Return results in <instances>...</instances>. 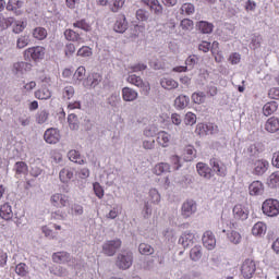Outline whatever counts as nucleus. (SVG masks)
<instances>
[{"label":"nucleus","mask_w":279,"mask_h":279,"mask_svg":"<svg viewBox=\"0 0 279 279\" xmlns=\"http://www.w3.org/2000/svg\"><path fill=\"white\" fill-rule=\"evenodd\" d=\"M36 99H51V90L47 87H43L35 92Z\"/></svg>","instance_id":"a19ab883"},{"label":"nucleus","mask_w":279,"mask_h":279,"mask_svg":"<svg viewBox=\"0 0 279 279\" xmlns=\"http://www.w3.org/2000/svg\"><path fill=\"white\" fill-rule=\"evenodd\" d=\"M32 36L35 38V40H45V38L48 36L47 28L37 26L33 29Z\"/></svg>","instance_id":"7c9ffc66"},{"label":"nucleus","mask_w":279,"mask_h":279,"mask_svg":"<svg viewBox=\"0 0 279 279\" xmlns=\"http://www.w3.org/2000/svg\"><path fill=\"white\" fill-rule=\"evenodd\" d=\"M122 99L124 101H136L138 99V93L130 87L122 89Z\"/></svg>","instance_id":"393cba45"},{"label":"nucleus","mask_w":279,"mask_h":279,"mask_svg":"<svg viewBox=\"0 0 279 279\" xmlns=\"http://www.w3.org/2000/svg\"><path fill=\"white\" fill-rule=\"evenodd\" d=\"M195 151L196 150L193 146H187L185 148V154H186L185 158L189 162H191V160H193V158H195Z\"/></svg>","instance_id":"0e129e2a"},{"label":"nucleus","mask_w":279,"mask_h":279,"mask_svg":"<svg viewBox=\"0 0 279 279\" xmlns=\"http://www.w3.org/2000/svg\"><path fill=\"white\" fill-rule=\"evenodd\" d=\"M194 23L192 20L189 19H184L181 21V27L182 29H184L185 32H191V29H193L194 27Z\"/></svg>","instance_id":"052dcab7"},{"label":"nucleus","mask_w":279,"mask_h":279,"mask_svg":"<svg viewBox=\"0 0 279 279\" xmlns=\"http://www.w3.org/2000/svg\"><path fill=\"white\" fill-rule=\"evenodd\" d=\"M192 101L194 104H197L198 106L201 104H204L206 101V94H204V92H197L192 94Z\"/></svg>","instance_id":"a18cd8bd"},{"label":"nucleus","mask_w":279,"mask_h":279,"mask_svg":"<svg viewBox=\"0 0 279 279\" xmlns=\"http://www.w3.org/2000/svg\"><path fill=\"white\" fill-rule=\"evenodd\" d=\"M29 45V36L27 35H22L20 38L16 40V47L17 49H25Z\"/></svg>","instance_id":"603ef678"},{"label":"nucleus","mask_w":279,"mask_h":279,"mask_svg":"<svg viewBox=\"0 0 279 279\" xmlns=\"http://www.w3.org/2000/svg\"><path fill=\"white\" fill-rule=\"evenodd\" d=\"M233 217L240 221H245L250 217V211H247L243 205L238 204L233 207Z\"/></svg>","instance_id":"412c9836"},{"label":"nucleus","mask_w":279,"mask_h":279,"mask_svg":"<svg viewBox=\"0 0 279 279\" xmlns=\"http://www.w3.org/2000/svg\"><path fill=\"white\" fill-rule=\"evenodd\" d=\"M170 162L172 171H178L182 167V163L180 162V156L178 155H172L170 157Z\"/></svg>","instance_id":"5fc2aeb1"},{"label":"nucleus","mask_w":279,"mask_h":279,"mask_svg":"<svg viewBox=\"0 0 279 279\" xmlns=\"http://www.w3.org/2000/svg\"><path fill=\"white\" fill-rule=\"evenodd\" d=\"M14 23V17H5L0 13V31L8 29Z\"/></svg>","instance_id":"79ce46f5"},{"label":"nucleus","mask_w":279,"mask_h":279,"mask_svg":"<svg viewBox=\"0 0 279 279\" xmlns=\"http://www.w3.org/2000/svg\"><path fill=\"white\" fill-rule=\"evenodd\" d=\"M74 78L78 82L86 80V68L78 66L74 73Z\"/></svg>","instance_id":"4d7b16f0"},{"label":"nucleus","mask_w":279,"mask_h":279,"mask_svg":"<svg viewBox=\"0 0 279 279\" xmlns=\"http://www.w3.org/2000/svg\"><path fill=\"white\" fill-rule=\"evenodd\" d=\"M87 80L90 82V86L95 88V86H98L104 77L99 73H93Z\"/></svg>","instance_id":"49530a36"},{"label":"nucleus","mask_w":279,"mask_h":279,"mask_svg":"<svg viewBox=\"0 0 279 279\" xmlns=\"http://www.w3.org/2000/svg\"><path fill=\"white\" fill-rule=\"evenodd\" d=\"M196 170L198 175L205 180H210V178H213V168L208 167V165L204 162L196 163Z\"/></svg>","instance_id":"a211bd4d"},{"label":"nucleus","mask_w":279,"mask_h":279,"mask_svg":"<svg viewBox=\"0 0 279 279\" xmlns=\"http://www.w3.org/2000/svg\"><path fill=\"white\" fill-rule=\"evenodd\" d=\"M157 143L160 147H169L171 145V134L167 131H159L157 133Z\"/></svg>","instance_id":"aec40b11"},{"label":"nucleus","mask_w":279,"mask_h":279,"mask_svg":"<svg viewBox=\"0 0 279 279\" xmlns=\"http://www.w3.org/2000/svg\"><path fill=\"white\" fill-rule=\"evenodd\" d=\"M193 241H195V234L192 232H184L179 239V243H181L183 247H190V245H193Z\"/></svg>","instance_id":"c85d7f7f"},{"label":"nucleus","mask_w":279,"mask_h":279,"mask_svg":"<svg viewBox=\"0 0 279 279\" xmlns=\"http://www.w3.org/2000/svg\"><path fill=\"white\" fill-rule=\"evenodd\" d=\"M195 213H197V203H195V201L187 199L182 204L181 215L183 219H189V217H192Z\"/></svg>","instance_id":"0eeeda50"},{"label":"nucleus","mask_w":279,"mask_h":279,"mask_svg":"<svg viewBox=\"0 0 279 279\" xmlns=\"http://www.w3.org/2000/svg\"><path fill=\"white\" fill-rule=\"evenodd\" d=\"M64 37L65 39L70 40V43H84V39L80 35V33L71 28L64 31Z\"/></svg>","instance_id":"a878e982"},{"label":"nucleus","mask_w":279,"mask_h":279,"mask_svg":"<svg viewBox=\"0 0 279 279\" xmlns=\"http://www.w3.org/2000/svg\"><path fill=\"white\" fill-rule=\"evenodd\" d=\"M268 97L270 99H279V88L278 87H272L268 92Z\"/></svg>","instance_id":"338daca9"},{"label":"nucleus","mask_w":279,"mask_h":279,"mask_svg":"<svg viewBox=\"0 0 279 279\" xmlns=\"http://www.w3.org/2000/svg\"><path fill=\"white\" fill-rule=\"evenodd\" d=\"M262 210L266 217H278L279 201L276 198H268L262 204Z\"/></svg>","instance_id":"f257e3e1"},{"label":"nucleus","mask_w":279,"mask_h":279,"mask_svg":"<svg viewBox=\"0 0 279 279\" xmlns=\"http://www.w3.org/2000/svg\"><path fill=\"white\" fill-rule=\"evenodd\" d=\"M93 189H94V193H95L96 197L98 199H102L104 198V187L101 186V184H99V182H95L93 184Z\"/></svg>","instance_id":"13d9d810"},{"label":"nucleus","mask_w":279,"mask_h":279,"mask_svg":"<svg viewBox=\"0 0 279 279\" xmlns=\"http://www.w3.org/2000/svg\"><path fill=\"white\" fill-rule=\"evenodd\" d=\"M13 171L15 175H27L29 173V167L25 161H16Z\"/></svg>","instance_id":"bb28decb"},{"label":"nucleus","mask_w":279,"mask_h":279,"mask_svg":"<svg viewBox=\"0 0 279 279\" xmlns=\"http://www.w3.org/2000/svg\"><path fill=\"white\" fill-rule=\"evenodd\" d=\"M181 13L186 14L187 16H190V14H195V5H193V3L182 4Z\"/></svg>","instance_id":"6e6d98bb"},{"label":"nucleus","mask_w":279,"mask_h":279,"mask_svg":"<svg viewBox=\"0 0 279 279\" xmlns=\"http://www.w3.org/2000/svg\"><path fill=\"white\" fill-rule=\"evenodd\" d=\"M195 132L198 134V136H206V135H208V129L206 126V123H198L196 125Z\"/></svg>","instance_id":"bf43d9fd"},{"label":"nucleus","mask_w":279,"mask_h":279,"mask_svg":"<svg viewBox=\"0 0 279 279\" xmlns=\"http://www.w3.org/2000/svg\"><path fill=\"white\" fill-rule=\"evenodd\" d=\"M133 262H134V255L132 254V252L124 251L118 255L116 265L117 267H119V269H130V267H132Z\"/></svg>","instance_id":"7ed1b4c3"},{"label":"nucleus","mask_w":279,"mask_h":279,"mask_svg":"<svg viewBox=\"0 0 279 279\" xmlns=\"http://www.w3.org/2000/svg\"><path fill=\"white\" fill-rule=\"evenodd\" d=\"M271 165L275 167V169H279V150L272 154Z\"/></svg>","instance_id":"774afa93"},{"label":"nucleus","mask_w":279,"mask_h":279,"mask_svg":"<svg viewBox=\"0 0 279 279\" xmlns=\"http://www.w3.org/2000/svg\"><path fill=\"white\" fill-rule=\"evenodd\" d=\"M125 5V0H111L110 10L111 12H119Z\"/></svg>","instance_id":"de8ad7c7"},{"label":"nucleus","mask_w":279,"mask_h":279,"mask_svg":"<svg viewBox=\"0 0 279 279\" xmlns=\"http://www.w3.org/2000/svg\"><path fill=\"white\" fill-rule=\"evenodd\" d=\"M264 130L268 134H277L279 136V118L275 116L268 118L264 124Z\"/></svg>","instance_id":"9d476101"},{"label":"nucleus","mask_w":279,"mask_h":279,"mask_svg":"<svg viewBox=\"0 0 279 279\" xmlns=\"http://www.w3.org/2000/svg\"><path fill=\"white\" fill-rule=\"evenodd\" d=\"M46 49L43 46H34L27 48L24 51L25 60H33L34 62H38V60L45 59Z\"/></svg>","instance_id":"f03ea898"},{"label":"nucleus","mask_w":279,"mask_h":279,"mask_svg":"<svg viewBox=\"0 0 279 279\" xmlns=\"http://www.w3.org/2000/svg\"><path fill=\"white\" fill-rule=\"evenodd\" d=\"M73 27L82 29L83 32H93V26L86 20H78L73 23Z\"/></svg>","instance_id":"58836bf2"},{"label":"nucleus","mask_w":279,"mask_h":279,"mask_svg":"<svg viewBox=\"0 0 279 279\" xmlns=\"http://www.w3.org/2000/svg\"><path fill=\"white\" fill-rule=\"evenodd\" d=\"M53 263H69V253L66 252H57L52 255Z\"/></svg>","instance_id":"4c0bfd02"},{"label":"nucleus","mask_w":279,"mask_h":279,"mask_svg":"<svg viewBox=\"0 0 279 279\" xmlns=\"http://www.w3.org/2000/svg\"><path fill=\"white\" fill-rule=\"evenodd\" d=\"M263 114L264 117H271V114H276L278 112V102L276 101H268L263 106Z\"/></svg>","instance_id":"5701e85b"},{"label":"nucleus","mask_w":279,"mask_h":279,"mask_svg":"<svg viewBox=\"0 0 279 279\" xmlns=\"http://www.w3.org/2000/svg\"><path fill=\"white\" fill-rule=\"evenodd\" d=\"M68 158L71 160V162H75L76 165H84V157H82V154L75 149H72L68 153Z\"/></svg>","instance_id":"2f4dec72"},{"label":"nucleus","mask_w":279,"mask_h":279,"mask_svg":"<svg viewBox=\"0 0 279 279\" xmlns=\"http://www.w3.org/2000/svg\"><path fill=\"white\" fill-rule=\"evenodd\" d=\"M138 252L144 256H151V254H154V247L147 243H141L138 246Z\"/></svg>","instance_id":"37998d69"},{"label":"nucleus","mask_w":279,"mask_h":279,"mask_svg":"<svg viewBox=\"0 0 279 279\" xmlns=\"http://www.w3.org/2000/svg\"><path fill=\"white\" fill-rule=\"evenodd\" d=\"M68 123L70 130H77L80 128V124L77 122V116H75V113H71L68 116Z\"/></svg>","instance_id":"3c124183"},{"label":"nucleus","mask_w":279,"mask_h":279,"mask_svg":"<svg viewBox=\"0 0 279 279\" xmlns=\"http://www.w3.org/2000/svg\"><path fill=\"white\" fill-rule=\"evenodd\" d=\"M209 165L211 167V171H214V173L219 178H226V175H228V166H226L223 161L213 157L209 160Z\"/></svg>","instance_id":"39448f33"},{"label":"nucleus","mask_w":279,"mask_h":279,"mask_svg":"<svg viewBox=\"0 0 279 279\" xmlns=\"http://www.w3.org/2000/svg\"><path fill=\"white\" fill-rule=\"evenodd\" d=\"M160 84H161V87L165 88L166 90H173L179 86L178 82L173 78H162L160 81Z\"/></svg>","instance_id":"473e14b6"},{"label":"nucleus","mask_w":279,"mask_h":279,"mask_svg":"<svg viewBox=\"0 0 279 279\" xmlns=\"http://www.w3.org/2000/svg\"><path fill=\"white\" fill-rule=\"evenodd\" d=\"M248 193L253 197H256L258 195H263V193H265V184H263L260 181H253L248 185Z\"/></svg>","instance_id":"6ab92c4d"},{"label":"nucleus","mask_w":279,"mask_h":279,"mask_svg":"<svg viewBox=\"0 0 279 279\" xmlns=\"http://www.w3.org/2000/svg\"><path fill=\"white\" fill-rule=\"evenodd\" d=\"M149 195H150V199H151L153 204H159V202H160V193H158V190L151 189L149 191Z\"/></svg>","instance_id":"e2e57ef3"},{"label":"nucleus","mask_w":279,"mask_h":279,"mask_svg":"<svg viewBox=\"0 0 279 279\" xmlns=\"http://www.w3.org/2000/svg\"><path fill=\"white\" fill-rule=\"evenodd\" d=\"M126 82H129V84H133V86H137V88H142V90H145V93H149V84L144 82L143 78L136 74H130Z\"/></svg>","instance_id":"f8f14e48"},{"label":"nucleus","mask_w":279,"mask_h":279,"mask_svg":"<svg viewBox=\"0 0 279 279\" xmlns=\"http://www.w3.org/2000/svg\"><path fill=\"white\" fill-rule=\"evenodd\" d=\"M15 274H17V276H21L22 278H25V276H27L28 274L27 264L25 263L17 264L15 267Z\"/></svg>","instance_id":"09e8293b"},{"label":"nucleus","mask_w":279,"mask_h":279,"mask_svg":"<svg viewBox=\"0 0 279 279\" xmlns=\"http://www.w3.org/2000/svg\"><path fill=\"white\" fill-rule=\"evenodd\" d=\"M269 171V161L267 159H256L252 163L253 175H265Z\"/></svg>","instance_id":"20e7f679"},{"label":"nucleus","mask_w":279,"mask_h":279,"mask_svg":"<svg viewBox=\"0 0 279 279\" xmlns=\"http://www.w3.org/2000/svg\"><path fill=\"white\" fill-rule=\"evenodd\" d=\"M25 27H27V22L16 21L13 25V34H22L25 32Z\"/></svg>","instance_id":"8fccbe9b"},{"label":"nucleus","mask_w":279,"mask_h":279,"mask_svg":"<svg viewBox=\"0 0 279 279\" xmlns=\"http://www.w3.org/2000/svg\"><path fill=\"white\" fill-rule=\"evenodd\" d=\"M197 27L199 32H202V34H211L215 26L213 25V23L201 21L198 22Z\"/></svg>","instance_id":"ea45409f"},{"label":"nucleus","mask_w":279,"mask_h":279,"mask_svg":"<svg viewBox=\"0 0 279 279\" xmlns=\"http://www.w3.org/2000/svg\"><path fill=\"white\" fill-rule=\"evenodd\" d=\"M253 236H265L267 234V225L263 221L256 222L252 228Z\"/></svg>","instance_id":"b1692460"},{"label":"nucleus","mask_w":279,"mask_h":279,"mask_svg":"<svg viewBox=\"0 0 279 279\" xmlns=\"http://www.w3.org/2000/svg\"><path fill=\"white\" fill-rule=\"evenodd\" d=\"M0 217L4 221H10L14 217V213L12 211V205L10 203H4L0 207Z\"/></svg>","instance_id":"4be33fe9"},{"label":"nucleus","mask_w":279,"mask_h":279,"mask_svg":"<svg viewBox=\"0 0 279 279\" xmlns=\"http://www.w3.org/2000/svg\"><path fill=\"white\" fill-rule=\"evenodd\" d=\"M32 63L25 61H19L13 64V73L16 75H25V73H29L32 71Z\"/></svg>","instance_id":"2eb2a0df"},{"label":"nucleus","mask_w":279,"mask_h":279,"mask_svg":"<svg viewBox=\"0 0 279 279\" xmlns=\"http://www.w3.org/2000/svg\"><path fill=\"white\" fill-rule=\"evenodd\" d=\"M73 95H75V88H73V86L64 87L63 99H73Z\"/></svg>","instance_id":"680f3d73"},{"label":"nucleus","mask_w":279,"mask_h":279,"mask_svg":"<svg viewBox=\"0 0 279 279\" xmlns=\"http://www.w3.org/2000/svg\"><path fill=\"white\" fill-rule=\"evenodd\" d=\"M113 29L118 34H123L128 29V19L125 17V14H119L117 16Z\"/></svg>","instance_id":"dca6fc26"},{"label":"nucleus","mask_w":279,"mask_h":279,"mask_svg":"<svg viewBox=\"0 0 279 279\" xmlns=\"http://www.w3.org/2000/svg\"><path fill=\"white\" fill-rule=\"evenodd\" d=\"M76 56L80 58H90V56H93V48L83 46L77 50Z\"/></svg>","instance_id":"c03bdc74"},{"label":"nucleus","mask_w":279,"mask_h":279,"mask_svg":"<svg viewBox=\"0 0 279 279\" xmlns=\"http://www.w3.org/2000/svg\"><path fill=\"white\" fill-rule=\"evenodd\" d=\"M23 5H25V0H8L7 10L12 12L15 16H21L23 14Z\"/></svg>","instance_id":"1a4fd4ad"},{"label":"nucleus","mask_w":279,"mask_h":279,"mask_svg":"<svg viewBox=\"0 0 279 279\" xmlns=\"http://www.w3.org/2000/svg\"><path fill=\"white\" fill-rule=\"evenodd\" d=\"M60 131L58 129L50 128L44 134V140L49 145H56L57 143H60Z\"/></svg>","instance_id":"ddd939ff"},{"label":"nucleus","mask_w":279,"mask_h":279,"mask_svg":"<svg viewBox=\"0 0 279 279\" xmlns=\"http://www.w3.org/2000/svg\"><path fill=\"white\" fill-rule=\"evenodd\" d=\"M202 241L206 250H215L217 245V239L215 238V234L213 233V231H206L203 234Z\"/></svg>","instance_id":"4468645a"},{"label":"nucleus","mask_w":279,"mask_h":279,"mask_svg":"<svg viewBox=\"0 0 279 279\" xmlns=\"http://www.w3.org/2000/svg\"><path fill=\"white\" fill-rule=\"evenodd\" d=\"M144 5H147L150 12H154L157 16H160L163 12L162 4L158 0H142Z\"/></svg>","instance_id":"f3484780"},{"label":"nucleus","mask_w":279,"mask_h":279,"mask_svg":"<svg viewBox=\"0 0 279 279\" xmlns=\"http://www.w3.org/2000/svg\"><path fill=\"white\" fill-rule=\"evenodd\" d=\"M189 97L185 95H180L179 97L175 98L174 100V106L178 108V110H184L186 106H189Z\"/></svg>","instance_id":"f704fd0d"},{"label":"nucleus","mask_w":279,"mask_h":279,"mask_svg":"<svg viewBox=\"0 0 279 279\" xmlns=\"http://www.w3.org/2000/svg\"><path fill=\"white\" fill-rule=\"evenodd\" d=\"M241 274L245 279L254 278V274H256V262L250 258L245 259L241 266Z\"/></svg>","instance_id":"423d86ee"},{"label":"nucleus","mask_w":279,"mask_h":279,"mask_svg":"<svg viewBox=\"0 0 279 279\" xmlns=\"http://www.w3.org/2000/svg\"><path fill=\"white\" fill-rule=\"evenodd\" d=\"M121 248V241L119 239L107 241L102 245V252L107 256H114L117 250Z\"/></svg>","instance_id":"6e6552de"},{"label":"nucleus","mask_w":279,"mask_h":279,"mask_svg":"<svg viewBox=\"0 0 279 279\" xmlns=\"http://www.w3.org/2000/svg\"><path fill=\"white\" fill-rule=\"evenodd\" d=\"M69 196L62 193H56L50 197V204L54 208H65V206H69Z\"/></svg>","instance_id":"9b49d317"},{"label":"nucleus","mask_w":279,"mask_h":279,"mask_svg":"<svg viewBox=\"0 0 279 279\" xmlns=\"http://www.w3.org/2000/svg\"><path fill=\"white\" fill-rule=\"evenodd\" d=\"M153 173H155V175H162V173H171V165L167 162H159L155 165Z\"/></svg>","instance_id":"cd10ccee"},{"label":"nucleus","mask_w":279,"mask_h":279,"mask_svg":"<svg viewBox=\"0 0 279 279\" xmlns=\"http://www.w3.org/2000/svg\"><path fill=\"white\" fill-rule=\"evenodd\" d=\"M184 123H185V125H195L197 123V116L195 113L189 111L185 114Z\"/></svg>","instance_id":"864d4df0"},{"label":"nucleus","mask_w":279,"mask_h":279,"mask_svg":"<svg viewBox=\"0 0 279 279\" xmlns=\"http://www.w3.org/2000/svg\"><path fill=\"white\" fill-rule=\"evenodd\" d=\"M203 254L204 253L202 252V246L195 245L190 251V258L191 260H194V263H197V260H201Z\"/></svg>","instance_id":"c9c22d12"},{"label":"nucleus","mask_w":279,"mask_h":279,"mask_svg":"<svg viewBox=\"0 0 279 279\" xmlns=\"http://www.w3.org/2000/svg\"><path fill=\"white\" fill-rule=\"evenodd\" d=\"M266 184L268 189H279V170L267 178Z\"/></svg>","instance_id":"c756f323"},{"label":"nucleus","mask_w":279,"mask_h":279,"mask_svg":"<svg viewBox=\"0 0 279 279\" xmlns=\"http://www.w3.org/2000/svg\"><path fill=\"white\" fill-rule=\"evenodd\" d=\"M59 178H60V181L63 183L70 182L73 179V170L69 168H63L59 172Z\"/></svg>","instance_id":"e433bc0d"},{"label":"nucleus","mask_w":279,"mask_h":279,"mask_svg":"<svg viewBox=\"0 0 279 279\" xmlns=\"http://www.w3.org/2000/svg\"><path fill=\"white\" fill-rule=\"evenodd\" d=\"M136 19H137V21H142V22L147 21V19H149V16L147 15V11H145L143 9H138L136 11Z\"/></svg>","instance_id":"69168bd1"},{"label":"nucleus","mask_w":279,"mask_h":279,"mask_svg":"<svg viewBox=\"0 0 279 279\" xmlns=\"http://www.w3.org/2000/svg\"><path fill=\"white\" fill-rule=\"evenodd\" d=\"M227 239L228 241H230V243H233V245H239V243L243 241V236L241 235V233L234 230L227 233Z\"/></svg>","instance_id":"72a5a7b5"}]
</instances>
